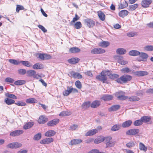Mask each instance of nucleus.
<instances>
[{"label": "nucleus", "instance_id": "obj_1", "mask_svg": "<svg viewBox=\"0 0 153 153\" xmlns=\"http://www.w3.org/2000/svg\"><path fill=\"white\" fill-rule=\"evenodd\" d=\"M107 70H105L102 71L100 74L97 76L96 78L101 81L103 83H105L107 80V77L106 76L107 75Z\"/></svg>", "mask_w": 153, "mask_h": 153}, {"label": "nucleus", "instance_id": "obj_2", "mask_svg": "<svg viewBox=\"0 0 153 153\" xmlns=\"http://www.w3.org/2000/svg\"><path fill=\"white\" fill-rule=\"evenodd\" d=\"M132 79V77L128 75L124 74L120 78L117 79V82L118 83H126L128 81H130Z\"/></svg>", "mask_w": 153, "mask_h": 153}, {"label": "nucleus", "instance_id": "obj_3", "mask_svg": "<svg viewBox=\"0 0 153 153\" xmlns=\"http://www.w3.org/2000/svg\"><path fill=\"white\" fill-rule=\"evenodd\" d=\"M114 58L121 65H126L128 63L127 61L123 59V57L122 56L115 55L114 56Z\"/></svg>", "mask_w": 153, "mask_h": 153}, {"label": "nucleus", "instance_id": "obj_4", "mask_svg": "<svg viewBox=\"0 0 153 153\" xmlns=\"http://www.w3.org/2000/svg\"><path fill=\"white\" fill-rule=\"evenodd\" d=\"M111 139L112 138L110 137H108L105 138V141L106 143L107 147H112L114 145V143L111 140Z\"/></svg>", "mask_w": 153, "mask_h": 153}, {"label": "nucleus", "instance_id": "obj_5", "mask_svg": "<svg viewBox=\"0 0 153 153\" xmlns=\"http://www.w3.org/2000/svg\"><path fill=\"white\" fill-rule=\"evenodd\" d=\"M139 131L140 130L138 129H131L127 131L126 132V134L128 135H134L138 134Z\"/></svg>", "mask_w": 153, "mask_h": 153}, {"label": "nucleus", "instance_id": "obj_6", "mask_svg": "<svg viewBox=\"0 0 153 153\" xmlns=\"http://www.w3.org/2000/svg\"><path fill=\"white\" fill-rule=\"evenodd\" d=\"M22 146L21 143L18 142H14L8 144L7 147L11 149H16L21 147Z\"/></svg>", "mask_w": 153, "mask_h": 153}, {"label": "nucleus", "instance_id": "obj_7", "mask_svg": "<svg viewBox=\"0 0 153 153\" xmlns=\"http://www.w3.org/2000/svg\"><path fill=\"white\" fill-rule=\"evenodd\" d=\"M125 93L123 91L117 93L115 94L116 96L120 100H125L128 99L127 96H124Z\"/></svg>", "mask_w": 153, "mask_h": 153}, {"label": "nucleus", "instance_id": "obj_8", "mask_svg": "<svg viewBox=\"0 0 153 153\" xmlns=\"http://www.w3.org/2000/svg\"><path fill=\"white\" fill-rule=\"evenodd\" d=\"M84 21L89 27H93L95 25V22L92 20L88 19L84 20Z\"/></svg>", "mask_w": 153, "mask_h": 153}, {"label": "nucleus", "instance_id": "obj_9", "mask_svg": "<svg viewBox=\"0 0 153 153\" xmlns=\"http://www.w3.org/2000/svg\"><path fill=\"white\" fill-rule=\"evenodd\" d=\"M53 139L52 138H45L40 141V143L43 144H48L53 142Z\"/></svg>", "mask_w": 153, "mask_h": 153}, {"label": "nucleus", "instance_id": "obj_10", "mask_svg": "<svg viewBox=\"0 0 153 153\" xmlns=\"http://www.w3.org/2000/svg\"><path fill=\"white\" fill-rule=\"evenodd\" d=\"M23 131L21 130H18L14 131L10 134V135L12 137H16L19 136L23 133Z\"/></svg>", "mask_w": 153, "mask_h": 153}, {"label": "nucleus", "instance_id": "obj_11", "mask_svg": "<svg viewBox=\"0 0 153 153\" xmlns=\"http://www.w3.org/2000/svg\"><path fill=\"white\" fill-rule=\"evenodd\" d=\"M139 55L141 59L139 60V61H146L149 57L147 53L144 52H140V54Z\"/></svg>", "mask_w": 153, "mask_h": 153}, {"label": "nucleus", "instance_id": "obj_12", "mask_svg": "<svg viewBox=\"0 0 153 153\" xmlns=\"http://www.w3.org/2000/svg\"><path fill=\"white\" fill-rule=\"evenodd\" d=\"M70 74L71 75V76L74 78L81 79L82 78V75L79 73L72 71L70 73Z\"/></svg>", "mask_w": 153, "mask_h": 153}, {"label": "nucleus", "instance_id": "obj_13", "mask_svg": "<svg viewBox=\"0 0 153 153\" xmlns=\"http://www.w3.org/2000/svg\"><path fill=\"white\" fill-rule=\"evenodd\" d=\"M59 121L58 119H55L49 121L47 123V125L48 126H53L58 123Z\"/></svg>", "mask_w": 153, "mask_h": 153}, {"label": "nucleus", "instance_id": "obj_14", "mask_svg": "<svg viewBox=\"0 0 153 153\" xmlns=\"http://www.w3.org/2000/svg\"><path fill=\"white\" fill-rule=\"evenodd\" d=\"M152 2V0H143L142 1V5L144 7H147Z\"/></svg>", "mask_w": 153, "mask_h": 153}, {"label": "nucleus", "instance_id": "obj_15", "mask_svg": "<svg viewBox=\"0 0 153 153\" xmlns=\"http://www.w3.org/2000/svg\"><path fill=\"white\" fill-rule=\"evenodd\" d=\"M149 73L146 71H138L134 72V74L138 76H142L147 75Z\"/></svg>", "mask_w": 153, "mask_h": 153}, {"label": "nucleus", "instance_id": "obj_16", "mask_svg": "<svg viewBox=\"0 0 153 153\" xmlns=\"http://www.w3.org/2000/svg\"><path fill=\"white\" fill-rule=\"evenodd\" d=\"M82 142V140L80 139H74L71 140L69 143L70 145H74L79 144Z\"/></svg>", "mask_w": 153, "mask_h": 153}, {"label": "nucleus", "instance_id": "obj_17", "mask_svg": "<svg viewBox=\"0 0 153 153\" xmlns=\"http://www.w3.org/2000/svg\"><path fill=\"white\" fill-rule=\"evenodd\" d=\"M107 73L106 74L107 76H109V78L111 79H115L119 77V75L118 74H112L111 71H109L107 70Z\"/></svg>", "mask_w": 153, "mask_h": 153}, {"label": "nucleus", "instance_id": "obj_18", "mask_svg": "<svg viewBox=\"0 0 153 153\" xmlns=\"http://www.w3.org/2000/svg\"><path fill=\"white\" fill-rule=\"evenodd\" d=\"M98 132L97 129H91L86 133L85 134L86 136H91L93 135Z\"/></svg>", "mask_w": 153, "mask_h": 153}, {"label": "nucleus", "instance_id": "obj_19", "mask_svg": "<svg viewBox=\"0 0 153 153\" xmlns=\"http://www.w3.org/2000/svg\"><path fill=\"white\" fill-rule=\"evenodd\" d=\"M34 122H29L26 123L23 126V128L26 130L31 128L34 125Z\"/></svg>", "mask_w": 153, "mask_h": 153}, {"label": "nucleus", "instance_id": "obj_20", "mask_svg": "<svg viewBox=\"0 0 153 153\" xmlns=\"http://www.w3.org/2000/svg\"><path fill=\"white\" fill-rule=\"evenodd\" d=\"M79 59L77 58H72L68 60V62L71 64H75L77 63Z\"/></svg>", "mask_w": 153, "mask_h": 153}, {"label": "nucleus", "instance_id": "obj_21", "mask_svg": "<svg viewBox=\"0 0 153 153\" xmlns=\"http://www.w3.org/2000/svg\"><path fill=\"white\" fill-rule=\"evenodd\" d=\"M48 120V119L43 116H40L38 120V122L40 124H43Z\"/></svg>", "mask_w": 153, "mask_h": 153}, {"label": "nucleus", "instance_id": "obj_22", "mask_svg": "<svg viewBox=\"0 0 153 153\" xmlns=\"http://www.w3.org/2000/svg\"><path fill=\"white\" fill-rule=\"evenodd\" d=\"M101 102L99 101H94L91 104V107L92 108H96L98 107L100 104Z\"/></svg>", "mask_w": 153, "mask_h": 153}, {"label": "nucleus", "instance_id": "obj_23", "mask_svg": "<svg viewBox=\"0 0 153 153\" xmlns=\"http://www.w3.org/2000/svg\"><path fill=\"white\" fill-rule=\"evenodd\" d=\"M80 50L77 47H73L70 48L69 52L71 53H76L80 52Z\"/></svg>", "mask_w": 153, "mask_h": 153}, {"label": "nucleus", "instance_id": "obj_24", "mask_svg": "<svg viewBox=\"0 0 153 153\" xmlns=\"http://www.w3.org/2000/svg\"><path fill=\"white\" fill-rule=\"evenodd\" d=\"M132 123V121L131 120L126 121L123 123L122 126L124 128L128 127L130 126Z\"/></svg>", "mask_w": 153, "mask_h": 153}, {"label": "nucleus", "instance_id": "obj_25", "mask_svg": "<svg viewBox=\"0 0 153 153\" xmlns=\"http://www.w3.org/2000/svg\"><path fill=\"white\" fill-rule=\"evenodd\" d=\"M116 53L120 55H123L126 52V50L123 48H118L116 51Z\"/></svg>", "mask_w": 153, "mask_h": 153}, {"label": "nucleus", "instance_id": "obj_26", "mask_svg": "<svg viewBox=\"0 0 153 153\" xmlns=\"http://www.w3.org/2000/svg\"><path fill=\"white\" fill-rule=\"evenodd\" d=\"M56 133V132L54 130H49L45 132V135L46 137H51L55 135Z\"/></svg>", "mask_w": 153, "mask_h": 153}, {"label": "nucleus", "instance_id": "obj_27", "mask_svg": "<svg viewBox=\"0 0 153 153\" xmlns=\"http://www.w3.org/2000/svg\"><path fill=\"white\" fill-rule=\"evenodd\" d=\"M129 55L131 56H135L139 55L140 52L136 50H132L130 51L128 53Z\"/></svg>", "mask_w": 153, "mask_h": 153}, {"label": "nucleus", "instance_id": "obj_28", "mask_svg": "<svg viewBox=\"0 0 153 153\" xmlns=\"http://www.w3.org/2000/svg\"><path fill=\"white\" fill-rule=\"evenodd\" d=\"M128 13V12L126 10H123L120 11L119 13V16L122 17H124L127 16Z\"/></svg>", "mask_w": 153, "mask_h": 153}, {"label": "nucleus", "instance_id": "obj_29", "mask_svg": "<svg viewBox=\"0 0 153 153\" xmlns=\"http://www.w3.org/2000/svg\"><path fill=\"white\" fill-rule=\"evenodd\" d=\"M113 98V97L111 95H104L101 99L104 101H108L111 100Z\"/></svg>", "mask_w": 153, "mask_h": 153}, {"label": "nucleus", "instance_id": "obj_30", "mask_svg": "<svg viewBox=\"0 0 153 153\" xmlns=\"http://www.w3.org/2000/svg\"><path fill=\"white\" fill-rule=\"evenodd\" d=\"M105 138L101 136H99L94 140V143L96 144L99 143L105 140Z\"/></svg>", "mask_w": 153, "mask_h": 153}, {"label": "nucleus", "instance_id": "obj_31", "mask_svg": "<svg viewBox=\"0 0 153 153\" xmlns=\"http://www.w3.org/2000/svg\"><path fill=\"white\" fill-rule=\"evenodd\" d=\"M120 107L119 105H114L108 109L109 111H116L118 110Z\"/></svg>", "mask_w": 153, "mask_h": 153}, {"label": "nucleus", "instance_id": "obj_32", "mask_svg": "<svg viewBox=\"0 0 153 153\" xmlns=\"http://www.w3.org/2000/svg\"><path fill=\"white\" fill-rule=\"evenodd\" d=\"M43 68V65L41 64L36 63L33 66V68L34 69H41Z\"/></svg>", "mask_w": 153, "mask_h": 153}, {"label": "nucleus", "instance_id": "obj_33", "mask_svg": "<svg viewBox=\"0 0 153 153\" xmlns=\"http://www.w3.org/2000/svg\"><path fill=\"white\" fill-rule=\"evenodd\" d=\"M128 100L131 102H136L139 101L140 100V98L135 96H132L129 97H128Z\"/></svg>", "mask_w": 153, "mask_h": 153}, {"label": "nucleus", "instance_id": "obj_34", "mask_svg": "<svg viewBox=\"0 0 153 153\" xmlns=\"http://www.w3.org/2000/svg\"><path fill=\"white\" fill-rule=\"evenodd\" d=\"M110 45V43L108 42L103 41L100 42L99 44V45L103 48H106L108 46Z\"/></svg>", "mask_w": 153, "mask_h": 153}, {"label": "nucleus", "instance_id": "obj_35", "mask_svg": "<svg viewBox=\"0 0 153 153\" xmlns=\"http://www.w3.org/2000/svg\"><path fill=\"white\" fill-rule=\"evenodd\" d=\"M97 13L100 19L102 21L105 20V16L104 14L101 11H98Z\"/></svg>", "mask_w": 153, "mask_h": 153}, {"label": "nucleus", "instance_id": "obj_36", "mask_svg": "<svg viewBox=\"0 0 153 153\" xmlns=\"http://www.w3.org/2000/svg\"><path fill=\"white\" fill-rule=\"evenodd\" d=\"M143 49L145 51H153V45H147L144 46Z\"/></svg>", "mask_w": 153, "mask_h": 153}, {"label": "nucleus", "instance_id": "obj_37", "mask_svg": "<svg viewBox=\"0 0 153 153\" xmlns=\"http://www.w3.org/2000/svg\"><path fill=\"white\" fill-rule=\"evenodd\" d=\"M141 119L142 120V122L147 123L150 121L151 120V118L149 117L144 116L141 117Z\"/></svg>", "mask_w": 153, "mask_h": 153}, {"label": "nucleus", "instance_id": "obj_38", "mask_svg": "<svg viewBox=\"0 0 153 153\" xmlns=\"http://www.w3.org/2000/svg\"><path fill=\"white\" fill-rule=\"evenodd\" d=\"M8 60L10 63L15 65H18L21 63V61H19L15 59H9Z\"/></svg>", "mask_w": 153, "mask_h": 153}, {"label": "nucleus", "instance_id": "obj_39", "mask_svg": "<svg viewBox=\"0 0 153 153\" xmlns=\"http://www.w3.org/2000/svg\"><path fill=\"white\" fill-rule=\"evenodd\" d=\"M26 102L27 103H36L37 102V100L35 98H31L28 99L26 100Z\"/></svg>", "mask_w": 153, "mask_h": 153}, {"label": "nucleus", "instance_id": "obj_40", "mask_svg": "<svg viewBox=\"0 0 153 153\" xmlns=\"http://www.w3.org/2000/svg\"><path fill=\"white\" fill-rule=\"evenodd\" d=\"M138 4H137L130 5L129 6V10L130 11L134 10L138 7Z\"/></svg>", "mask_w": 153, "mask_h": 153}, {"label": "nucleus", "instance_id": "obj_41", "mask_svg": "<svg viewBox=\"0 0 153 153\" xmlns=\"http://www.w3.org/2000/svg\"><path fill=\"white\" fill-rule=\"evenodd\" d=\"M21 63H22V65L25 66L30 67L32 65L31 63L28 61H21Z\"/></svg>", "mask_w": 153, "mask_h": 153}, {"label": "nucleus", "instance_id": "obj_42", "mask_svg": "<svg viewBox=\"0 0 153 153\" xmlns=\"http://www.w3.org/2000/svg\"><path fill=\"white\" fill-rule=\"evenodd\" d=\"M5 102L8 105H10L15 103V101L12 99L7 98L5 100Z\"/></svg>", "mask_w": 153, "mask_h": 153}, {"label": "nucleus", "instance_id": "obj_43", "mask_svg": "<svg viewBox=\"0 0 153 153\" xmlns=\"http://www.w3.org/2000/svg\"><path fill=\"white\" fill-rule=\"evenodd\" d=\"M120 128V125H115L113 126L111 128V130L113 131H116L119 130Z\"/></svg>", "mask_w": 153, "mask_h": 153}, {"label": "nucleus", "instance_id": "obj_44", "mask_svg": "<svg viewBox=\"0 0 153 153\" xmlns=\"http://www.w3.org/2000/svg\"><path fill=\"white\" fill-rule=\"evenodd\" d=\"M71 93V92L70 91V87L68 86L67 90L64 91L63 94L64 96H67L69 95Z\"/></svg>", "mask_w": 153, "mask_h": 153}, {"label": "nucleus", "instance_id": "obj_45", "mask_svg": "<svg viewBox=\"0 0 153 153\" xmlns=\"http://www.w3.org/2000/svg\"><path fill=\"white\" fill-rule=\"evenodd\" d=\"M121 72L123 74L128 73L131 71L130 69L127 67L122 68L120 70Z\"/></svg>", "mask_w": 153, "mask_h": 153}, {"label": "nucleus", "instance_id": "obj_46", "mask_svg": "<svg viewBox=\"0 0 153 153\" xmlns=\"http://www.w3.org/2000/svg\"><path fill=\"white\" fill-rule=\"evenodd\" d=\"M139 149L140 150H143L145 152H146L147 150V148L141 143H140L139 144Z\"/></svg>", "mask_w": 153, "mask_h": 153}, {"label": "nucleus", "instance_id": "obj_47", "mask_svg": "<svg viewBox=\"0 0 153 153\" xmlns=\"http://www.w3.org/2000/svg\"><path fill=\"white\" fill-rule=\"evenodd\" d=\"M128 6V4L126 1H125L123 3H121L119 5V7L121 9H123Z\"/></svg>", "mask_w": 153, "mask_h": 153}, {"label": "nucleus", "instance_id": "obj_48", "mask_svg": "<svg viewBox=\"0 0 153 153\" xmlns=\"http://www.w3.org/2000/svg\"><path fill=\"white\" fill-rule=\"evenodd\" d=\"M5 95L7 97L13 99H17V97L13 94H10L8 93H7L5 94Z\"/></svg>", "mask_w": 153, "mask_h": 153}, {"label": "nucleus", "instance_id": "obj_49", "mask_svg": "<svg viewBox=\"0 0 153 153\" xmlns=\"http://www.w3.org/2000/svg\"><path fill=\"white\" fill-rule=\"evenodd\" d=\"M27 73L28 76H31L36 74V72L34 70H29L27 71Z\"/></svg>", "mask_w": 153, "mask_h": 153}, {"label": "nucleus", "instance_id": "obj_50", "mask_svg": "<svg viewBox=\"0 0 153 153\" xmlns=\"http://www.w3.org/2000/svg\"><path fill=\"white\" fill-rule=\"evenodd\" d=\"M90 102H86L84 103L82 105V108L84 109H87L91 106Z\"/></svg>", "mask_w": 153, "mask_h": 153}, {"label": "nucleus", "instance_id": "obj_51", "mask_svg": "<svg viewBox=\"0 0 153 153\" xmlns=\"http://www.w3.org/2000/svg\"><path fill=\"white\" fill-rule=\"evenodd\" d=\"M143 123L142 120L140 119V120H139L135 121L134 122V125L135 126H138L142 125Z\"/></svg>", "mask_w": 153, "mask_h": 153}, {"label": "nucleus", "instance_id": "obj_52", "mask_svg": "<svg viewBox=\"0 0 153 153\" xmlns=\"http://www.w3.org/2000/svg\"><path fill=\"white\" fill-rule=\"evenodd\" d=\"M25 82V81L20 80L16 81L14 82V84L16 85H21L24 84Z\"/></svg>", "mask_w": 153, "mask_h": 153}, {"label": "nucleus", "instance_id": "obj_53", "mask_svg": "<svg viewBox=\"0 0 153 153\" xmlns=\"http://www.w3.org/2000/svg\"><path fill=\"white\" fill-rule=\"evenodd\" d=\"M82 26V24L80 22H77L74 24V27L75 28L79 29Z\"/></svg>", "mask_w": 153, "mask_h": 153}, {"label": "nucleus", "instance_id": "obj_54", "mask_svg": "<svg viewBox=\"0 0 153 153\" xmlns=\"http://www.w3.org/2000/svg\"><path fill=\"white\" fill-rule=\"evenodd\" d=\"M18 73L20 75H24L27 73L26 70L24 69H19L18 71Z\"/></svg>", "mask_w": 153, "mask_h": 153}, {"label": "nucleus", "instance_id": "obj_55", "mask_svg": "<svg viewBox=\"0 0 153 153\" xmlns=\"http://www.w3.org/2000/svg\"><path fill=\"white\" fill-rule=\"evenodd\" d=\"M41 137V134L38 133L36 134L33 137V139L35 140H39Z\"/></svg>", "mask_w": 153, "mask_h": 153}, {"label": "nucleus", "instance_id": "obj_56", "mask_svg": "<svg viewBox=\"0 0 153 153\" xmlns=\"http://www.w3.org/2000/svg\"><path fill=\"white\" fill-rule=\"evenodd\" d=\"M15 104L18 106H25L26 105V104L25 102L21 101H18L17 102L15 103Z\"/></svg>", "mask_w": 153, "mask_h": 153}, {"label": "nucleus", "instance_id": "obj_57", "mask_svg": "<svg viewBox=\"0 0 153 153\" xmlns=\"http://www.w3.org/2000/svg\"><path fill=\"white\" fill-rule=\"evenodd\" d=\"M70 115L68 111H64L61 112L59 115L61 116H68Z\"/></svg>", "mask_w": 153, "mask_h": 153}, {"label": "nucleus", "instance_id": "obj_58", "mask_svg": "<svg viewBox=\"0 0 153 153\" xmlns=\"http://www.w3.org/2000/svg\"><path fill=\"white\" fill-rule=\"evenodd\" d=\"M24 9V7L21 5H17L16 8V11L17 13H19L20 10H23Z\"/></svg>", "mask_w": 153, "mask_h": 153}, {"label": "nucleus", "instance_id": "obj_59", "mask_svg": "<svg viewBox=\"0 0 153 153\" xmlns=\"http://www.w3.org/2000/svg\"><path fill=\"white\" fill-rule=\"evenodd\" d=\"M75 85L77 88L80 89L82 88V85L81 82L79 81H76L75 83Z\"/></svg>", "mask_w": 153, "mask_h": 153}, {"label": "nucleus", "instance_id": "obj_60", "mask_svg": "<svg viewBox=\"0 0 153 153\" xmlns=\"http://www.w3.org/2000/svg\"><path fill=\"white\" fill-rule=\"evenodd\" d=\"M4 81L5 82H7L13 83L14 80L11 78L7 77L5 79Z\"/></svg>", "mask_w": 153, "mask_h": 153}, {"label": "nucleus", "instance_id": "obj_61", "mask_svg": "<svg viewBox=\"0 0 153 153\" xmlns=\"http://www.w3.org/2000/svg\"><path fill=\"white\" fill-rule=\"evenodd\" d=\"M78 128V125L76 124H74L71 126L69 128V129L72 131L76 130Z\"/></svg>", "mask_w": 153, "mask_h": 153}, {"label": "nucleus", "instance_id": "obj_62", "mask_svg": "<svg viewBox=\"0 0 153 153\" xmlns=\"http://www.w3.org/2000/svg\"><path fill=\"white\" fill-rule=\"evenodd\" d=\"M126 146L130 148L131 147L135 145V143L133 141H131L128 143L126 145Z\"/></svg>", "mask_w": 153, "mask_h": 153}, {"label": "nucleus", "instance_id": "obj_63", "mask_svg": "<svg viewBox=\"0 0 153 153\" xmlns=\"http://www.w3.org/2000/svg\"><path fill=\"white\" fill-rule=\"evenodd\" d=\"M38 27L44 33H46L47 31V29H46L42 25H38Z\"/></svg>", "mask_w": 153, "mask_h": 153}, {"label": "nucleus", "instance_id": "obj_64", "mask_svg": "<svg viewBox=\"0 0 153 153\" xmlns=\"http://www.w3.org/2000/svg\"><path fill=\"white\" fill-rule=\"evenodd\" d=\"M51 58L52 56L50 55L44 53V60L50 59Z\"/></svg>", "mask_w": 153, "mask_h": 153}]
</instances>
